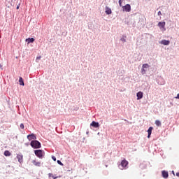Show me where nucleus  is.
Instances as JSON below:
<instances>
[{
    "label": "nucleus",
    "mask_w": 179,
    "mask_h": 179,
    "mask_svg": "<svg viewBox=\"0 0 179 179\" xmlns=\"http://www.w3.org/2000/svg\"><path fill=\"white\" fill-rule=\"evenodd\" d=\"M158 16H162V12L161 11H159L158 13H157Z\"/></svg>",
    "instance_id": "nucleus-28"
},
{
    "label": "nucleus",
    "mask_w": 179,
    "mask_h": 179,
    "mask_svg": "<svg viewBox=\"0 0 179 179\" xmlns=\"http://www.w3.org/2000/svg\"><path fill=\"white\" fill-rule=\"evenodd\" d=\"M162 177L164 178H169V172H167L166 171H162Z\"/></svg>",
    "instance_id": "nucleus-12"
},
{
    "label": "nucleus",
    "mask_w": 179,
    "mask_h": 179,
    "mask_svg": "<svg viewBox=\"0 0 179 179\" xmlns=\"http://www.w3.org/2000/svg\"><path fill=\"white\" fill-rule=\"evenodd\" d=\"M20 127L21 128V129H24V124H23V123H21L20 125Z\"/></svg>",
    "instance_id": "nucleus-22"
},
{
    "label": "nucleus",
    "mask_w": 179,
    "mask_h": 179,
    "mask_svg": "<svg viewBox=\"0 0 179 179\" xmlns=\"http://www.w3.org/2000/svg\"><path fill=\"white\" fill-rule=\"evenodd\" d=\"M90 127H93V128H99V127H100V124H99V122L93 121L90 124Z\"/></svg>",
    "instance_id": "nucleus-8"
},
{
    "label": "nucleus",
    "mask_w": 179,
    "mask_h": 179,
    "mask_svg": "<svg viewBox=\"0 0 179 179\" xmlns=\"http://www.w3.org/2000/svg\"><path fill=\"white\" fill-rule=\"evenodd\" d=\"M148 138H150V135H148Z\"/></svg>",
    "instance_id": "nucleus-31"
},
{
    "label": "nucleus",
    "mask_w": 179,
    "mask_h": 179,
    "mask_svg": "<svg viewBox=\"0 0 179 179\" xmlns=\"http://www.w3.org/2000/svg\"><path fill=\"white\" fill-rule=\"evenodd\" d=\"M144 86H145V85H142V87H143Z\"/></svg>",
    "instance_id": "nucleus-33"
},
{
    "label": "nucleus",
    "mask_w": 179,
    "mask_h": 179,
    "mask_svg": "<svg viewBox=\"0 0 179 179\" xmlns=\"http://www.w3.org/2000/svg\"><path fill=\"white\" fill-rule=\"evenodd\" d=\"M57 163L58 164H59L60 166H64V164H62V162H61V161L57 160Z\"/></svg>",
    "instance_id": "nucleus-24"
},
{
    "label": "nucleus",
    "mask_w": 179,
    "mask_h": 179,
    "mask_svg": "<svg viewBox=\"0 0 179 179\" xmlns=\"http://www.w3.org/2000/svg\"><path fill=\"white\" fill-rule=\"evenodd\" d=\"M34 153L37 157H39V159H43L44 156V152H43L41 150H36Z\"/></svg>",
    "instance_id": "nucleus-3"
},
{
    "label": "nucleus",
    "mask_w": 179,
    "mask_h": 179,
    "mask_svg": "<svg viewBox=\"0 0 179 179\" xmlns=\"http://www.w3.org/2000/svg\"><path fill=\"white\" fill-rule=\"evenodd\" d=\"M10 152H9V150H6L4 152V156H10Z\"/></svg>",
    "instance_id": "nucleus-19"
},
{
    "label": "nucleus",
    "mask_w": 179,
    "mask_h": 179,
    "mask_svg": "<svg viewBox=\"0 0 179 179\" xmlns=\"http://www.w3.org/2000/svg\"><path fill=\"white\" fill-rule=\"evenodd\" d=\"M176 99H179V94H177V96L176 97Z\"/></svg>",
    "instance_id": "nucleus-29"
},
{
    "label": "nucleus",
    "mask_w": 179,
    "mask_h": 179,
    "mask_svg": "<svg viewBox=\"0 0 179 179\" xmlns=\"http://www.w3.org/2000/svg\"><path fill=\"white\" fill-rule=\"evenodd\" d=\"M172 173L174 174V171H172Z\"/></svg>",
    "instance_id": "nucleus-34"
},
{
    "label": "nucleus",
    "mask_w": 179,
    "mask_h": 179,
    "mask_svg": "<svg viewBox=\"0 0 179 179\" xmlns=\"http://www.w3.org/2000/svg\"><path fill=\"white\" fill-rule=\"evenodd\" d=\"M149 68H150V66H149V64H143L141 68L142 75H146V72H148Z\"/></svg>",
    "instance_id": "nucleus-2"
},
{
    "label": "nucleus",
    "mask_w": 179,
    "mask_h": 179,
    "mask_svg": "<svg viewBox=\"0 0 179 179\" xmlns=\"http://www.w3.org/2000/svg\"><path fill=\"white\" fill-rule=\"evenodd\" d=\"M159 44H162L163 45H169L170 44V41L162 40L159 42Z\"/></svg>",
    "instance_id": "nucleus-10"
},
{
    "label": "nucleus",
    "mask_w": 179,
    "mask_h": 179,
    "mask_svg": "<svg viewBox=\"0 0 179 179\" xmlns=\"http://www.w3.org/2000/svg\"><path fill=\"white\" fill-rule=\"evenodd\" d=\"M105 13H106V15H111L113 13V11L111 10V8H110V7L106 6Z\"/></svg>",
    "instance_id": "nucleus-7"
},
{
    "label": "nucleus",
    "mask_w": 179,
    "mask_h": 179,
    "mask_svg": "<svg viewBox=\"0 0 179 179\" xmlns=\"http://www.w3.org/2000/svg\"><path fill=\"white\" fill-rule=\"evenodd\" d=\"M120 41H122V43H125V42L127 41V39H125L124 37H122V38H120Z\"/></svg>",
    "instance_id": "nucleus-20"
},
{
    "label": "nucleus",
    "mask_w": 179,
    "mask_h": 179,
    "mask_svg": "<svg viewBox=\"0 0 179 179\" xmlns=\"http://www.w3.org/2000/svg\"><path fill=\"white\" fill-rule=\"evenodd\" d=\"M155 124L157 125V127H160L162 125V122H160V120H156Z\"/></svg>",
    "instance_id": "nucleus-17"
},
{
    "label": "nucleus",
    "mask_w": 179,
    "mask_h": 179,
    "mask_svg": "<svg viewBox=\"0 0 179 179\" xmlns=\"http://www.w3.org/2000/svg\"><path fill=\"white\" fill-rule=\"evenodd\" d=\"M161 31H166V22H159L157 24Z\"/></svg>",
    "instance_id": "nucleus-4"
},
{
    "label": "nucleus",
    "mask_w": 179,
    "mask_h": 179,
    "mask_svg": "<svg viewBox=\"0 0 179 179\" xmlns=\"http://www.w3.org/2000/svg\"><path fill=\"white\" fill-rule=\"evenodd\" d=\"M17 159L19 163H23V155H17Z\"/></svg>",
    "instance_id": "nucleus-11"
},
{
    "label": "nucleus",
    "mask_w": 179,
    "mask_h": 179,
    "mask_svg": "<svg viewBox=\"0 0 179 179\" xmlns=\"http://www.w3.org/2000/svg\"><path fill=\"white\" fill-rule=\"evenodd\" d=\"M128 166V161H126L125 159H123L122 162H121V166L122 168L121 170H123L124 169H125V167H127Z\"/></svg>",
    "instance_id": "nucleus-6"
},
{
    "label": "nucleus",
    "mask_w": 179,
    "mask_h": 179,
    "mask_svg": "<svg viewBox=\"0 0 179 179\" xmlns=\"http://www.w3.org/2000/svg\"><path fill=\"white\" fill-rule=\"evenodd\" d=\"M17 9H19V6H17Z\"/></svg>",
    "instance_id": "nucleus-32"
},
{
    "label": "nucleus",
    "mask_w": 179,
    "mask_h": 179,
    "mask_svg": "<svg viewBox=\"0 0 179 179\" xmlns=\"http://www.w3.org/2000/svg\"><path fill=\"white\" fill-rule=\"evenodd\" d=\"M49 177H52L54 179L57 178V177H55L54 175H52V173H49Z\"/></svg>",
    "instance_id": "nucleus-23"
},
{
    "label": "nucleus",
    "mask_w": 179,
    "mask_h": 179,
    "mask_svg": "<svg viewBox=\"0 0 179 179\" xmlns=\"http://www.w3.org/2000/svg\"><path fill=\"white\" fill-rule=\"evenodd\" d=\"M27 139H29V141H34V139H36V135H28Z\"/></svg>",
    "instance_id": "nucleus-14"
},
{
    "label": "nucleus",
    "mask_w": 179,
    "mask_h": 179,
    "mask_svg": "<svg viewBox=\"0 0 179 179\" xmlns=\"http://www.w3.org/2000/svg\"><path fill=\"white\" fill-rule=\"evenodd\" d=\"M176 176L179 177V172L176 173Z\"/></svg>",
    "instance_id": "nucleus-30"
},
{
    "label": "nucleus",
    "mask_w": 179,
    "mask_h": 179,
    "mask_svg": "<svg viewBox=\"0 0 179 179\" xmlns=\"http://www.w3.org/2000/svg\"><path fill=\"white\" fill-rule=\"evenodd\" d=\"M31 135H34V134H31Z\"/></svg>",
    "instance_id": "nucleus-35"
},
{
    "label": "nucleus",
    "mask_w": 179,
    "mask_h": 179,
    "mask_svg": "<svg viewBox=\"0 0 179 179\" xmlns=\"http://www.w3.org/2000/svg\"><path fill=\"white\" fill-rule=\"evenodd\" d=\"M19 83L20 86H24V82L23 81V78L22 77H20Z\"/></svg>",
    "instance_id": "nucleus-16"
},
{
    "label": "nucleus",
    "mask_w": 179,
    "mask_h": 179,
    "mask_svg": "<svg viewBox=\"0 0 179 179\" xmlns=\"http://www.w3.org/2000/svg\"><path fill=\"white\" fill-rule=\"evenodd\" d=\"M52 159L54 160V162H57V158L55 156H52Z\"/></svg>",
    "instance_id": "nucleus-27"
},
{
    "label": "nucleus",
    "mask_w": 179,
    "mask_h": 179,
    "mask_svg": "<svg viewBox=\"0 0 179 179\" xmlns=\"http://www.w3.org/2000/svg\"><path fill=\"white\" fill-rule=\"evenodd\" d=\"M40 59H41V56L37 57L36 59V62H38V61H40Z\"/></svg>",
    "instance_id": "nucleus-21"
},
{
    "label": "nucleus",
    "mask_w": 179,
    "mask_h": 179,
    "mask_svg": "<svg viewBox=\"0 0 179 179\" xmlns=\"http://www.w3.org/2000/svg\"><path fill=\"white\" fill-rule=\"evenodd\" d=\"M28 44H30V43H34V38H28L25 40Z\"/></svg>",
    "instance_id": "nucleus-15"
},
{
    "label": "nucleus",
    "mask_w": 179,
    "mask_h": 179,
    "mask_svg": "<svg viewBox=\"0 0 179 179\" xmlns=\"http://www.w3.org/2000/svg\"><path fill=\"white\" fill-rule=\"evenodd\" d=\"M153 129V127H149L148 130V135H152V131Z\"/></svg>",
    "instance_id": "nucleus-18"
},
{
    "label": "nucleus",
    "mask_w": 179,
    "mask_h": 179,
    "mask_svg": "<svg viewBox=\"0 0 179 179\" xmlns=\"http://www.w3.org/2000/svg\"><path fill=\"white\" fill-rule=\"evenodd\" d=\"M146 36H148V37H150V38H152V37H153V36L150 34H146Z\"/></svg>",
    "instance_id": "nucleus-26"
},
{
    "label": "nucleus",
    "mask_w": 179,
    "mask_h": 179,
    "mask_svg": "<svg viewBox=\"0 0 179 179\" xmlns=\"http://www.w3.org/2000/svg\"><path fill=\"white\" fill-rule=\"evenodd\" d=\"M123 12H129L131 10V5L126 4L125 6H122Z\"/></svg>",
    "instance_id": "nucleus-5"
},
{
    "label": "nucleus",
    "mask_w": 179,
    "mask_h": 179,
    "mask_svg": "<svg viewBox=\"0 0 179 179\" xmlns=\"http://www.w3.org/2000/svg\"><path fill=\"white\" fill-rule=\"evenodd\" d=\"M31 146L34 148V149H40V148H41V143L37 141H32L31 142Z\"/></svg>",
    "instance_id": "nucleus-1"
},
{
    "label": "nucleus",
    "mask_w": 179,
    "mask_h": 179,
    "mask_svg": "<svg viewBox=\"0 0 179 179\" xmlns=\"http://www.w3.org/2000/svg\"><path fill=\"white\" fill-rule=\"evenodd\" d=\"M136 96H137V100H141V99L143 98V92H137Z\"/></svg>",
    "instance_id": "nucleus-9"
},
{
    "label": "nucleus",
    "mask_w": 179,
    "mask_h": 179,
    "mask_svg": "<svg viewBox=\"0 0 179 179\" xmlns=\"http://www.w3.org/2000/svg\"><path fill=\"white\" fill-rule=\"evenodd\" d=\"M32 164L34 166H36V167H40V166H41V162H36V160H33Z\"/></svg>",
    "instance_id": "nucleus-13"
},
{
    "label": "nucleus",
    "mask_w": 179,
    "mask_h": 179,
    "mask_svg": "<svg viewBox=\"0 0 179 179\" xmlns=\"http://www.w3.org/2000/svg\"><path fill=\"white\" fill-rule=\"evenodd\" d=\"M119 6H122V0H119Z\"/></svg>",
    "instance_id": "nucleus-25"
}]
</instances>
